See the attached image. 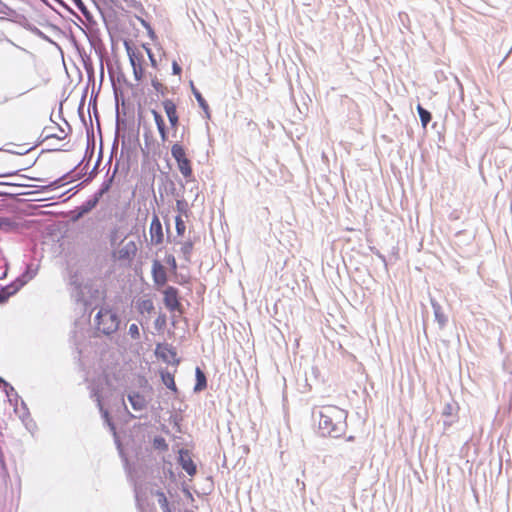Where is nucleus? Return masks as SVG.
I'll return each instance as SVG.
<instances>
[{"label": "nucleus", "instance_id": "bb28decb", "mask_svg": "<svg viewBox=\"0 0 512 512\" xmlns=\"http://www.w3.org/2000/svg\"><path fill=\"white\" fill-rule=\"evenodd\" d=\"M61 135H58V134H54V138L57 139V140H62L65 138L66 134L63 130L60 131Z\"/></svg>", "mask_w": 512, "mask_h": 512}, {"label": "nucleus", "instance_id": "f03ea898", "mask_svg": "<svg viewBox=\"0 0 512 512\" xmlns=\"http://www.w3.org/2000/svg\"><path fill=\"white\" fill-rule=\"evenodd\" d=\"M95 323L98 331L109 335L117 331L120 320L111 308L102 307L95 317Z\"/></svg>", "mask_w": 512, "mask_h": 512}, {"label": "nucleus", "instance_id": "ddd939ff", "mask_svg": "<svg viewBox=\"0 0 512 512\" xmlns=\"http://www.w3.org/2000/svg\"><path fill=\"white\" fill-rule=\"evenodd\" d=\"M137 310L141 313L150 314L154 310L153 301L150 298H143L137 301L136 304Z\"/></svg>", "mask_w": 512, "mask_h": 512}, {"label": "nucleus", "instance_id": "5701e85b", "mask_svg": "<svg viewBox=\"0 0 512 512\" xmlns=\"http://www.w3.org/2000/svg\"><path fill=\"white\" fill-rule=\"evenodd\" d=\"M152 85L156 91L163 92L164 86L157 80H152Z\"/></svg>", "mask_w": 512, "mask_h": 512}, {"label": "nucleus", "instance_id": "aec40b11", "mask_svg": "<svg viewBox=\"0 0 512 512\" xmlns=\"http://www.w3.org/2000/svg\"><path fill=\"white\" fill-rule=\"evenodd\" d=\"M193 93H194V96H195V98L197 99V101H198L199 105H200L203 109L207 110V109H208V104H207V102L205 101V99L202 97L201 93H200L199 91L195 90V89H193Z\"/></svg>", "mask_w": 512, "mask_h": 512}, {"label": "nucleus", "instance_id": "7c9ffc66", "mask_svg": "<svg viewBox=\"0 0 512 512\" xmlns=\"http://www.w3.org/2000/svg\"><path fill=\"white\" fill-rule=\"evenodd\" d=\"M76 5L79 6V4H81V0H72Z\"/></svg>", "mask_w": 512, "mask_h": 512}, {"label": "nucleus", "instance_id": "2eb2a0df", "mask_svg": "<svg viewBox=\"0 0 512 512\" xmlns=\"http://www.w3.org/2000/svg\"><path fill=\"white\" fill-rule=\"evenodd\" d=\"M206 386H207L206 376L203 373V371L199 367H197L196 368V385L194 387V390L202 391L206 388Z\"/></svg>", "mask_w": 512, "mask_h": 512}, {"label": "nucleus", "instance_id": "b1692460", "mask_svg": "<svg viewBox=\"0 0 512 512\" xmlns=\"http://www.w3.org/2000/svg\"><path fill=\"white\" fill-rule=\"evenodd\" d=\"M41 136H42V141H43V142H44V141H48V140H50V139L54 138V134H53V133H49V132L47 131V129H45V130L42 132V135H41Z\"/></svg>", "mask_w": 512, "mask_h": 512}, {"label": "nucleus", "instance_id": "7ed1b4c3", "mask_svg": "<svg viewBox=\"0 0 512 512\" xmlns=\"http://www.w3.org/2000/svg\"><path fill=\"white\" fill-rule=\"evenodd\" d=\"M171 154L173 158L176 160L178 169L182 176L185 179L191 178L193 174L192 165L191 161L186 156L184 147L179 143L173 144L171 147Z\"/></svg>", "mask_w": 512, "mask_h": 512}, {"label": "nucleus", "instance_id": "a878e982", "mask_svg": "<svg viewBox=\"0 0 512 512\" xmlns=\"http://www.w3.org/2000/svg\"><path fill=\"white\" fill-rule=\"evenodd\" d=\"M172 69H173V73H174L175 75H180V74H181V72H182L181 67L179 66V64H178L176 61H174V62L172 63Z\"/></svg>", "mask_w": 512, "mask_h": 512}, {"label": "nucleus", "instance_id": "f8f14e48", "mask_svg": "<svg viewBox=\"0 0 512 512\" xmlns=\"http://www.w3.org/2000/svg\"><path fill=\"white\" fill-rule=\"evenodd\" d=\"M128 400H129L132 408L136 411H141L146 408V405H147L146 399L142 394H140L138 392H133V393L129 394Z\"/></svg>", "mask_w": 512, "mask_h": 512}, {"label": "nucleus", "instance_id": "423d86ee", "mask_svg": "<svg viewBox=\"0 0 512 512\" xmlns=\"http://www.w3.org/2000/svg\"><path fill=\"white\" fill-rule=\"evenodd\" d=\"M164 304L169 311H179L181 303L179 301V293L175 287L168 286L164 291Z\"/></svg>", "mask_w": 512, "mask_h": 512}, {"label": "nucleus", "instance_id": "4468645a", "mask_svg": "<svg viewBox=\"0 0 512 512\" xmlns=\"http://www.w3.org/2000/svg\"><path fill=\"white\" fill-rule=\"evenodd\" d=\"M154 495L157 498V502L159 506L161 507L163 512H172V509L170 507V503L168 501V498L166 497L165 493L161 490H157Z\"/></svg>", "mask_w": 512, "mask_h": 512}, {"label": "nucleus", "instance_id": "c756f323", "mask_svg": "<svg viewBox=\"0 0 512 512\" xmlns=\"http://www.w3.org/2000/svg\"><path fill=\"white\" fill-rule=\"evenodd\" d=\"M146 51H147V53H148V55H149V57H150V59L152 61V64L155 65V60L153 59V55L151 53V50L149 48H146Z\"/></svg>", "mask_w": 512, "mask_h": 512}, {"label": "nucleus", "instance_id": "0eeeda50", "mask_svg": "<svg viewBox=\"0 0 512 512\" xmlns=\"http://www.w3.org/2000/svg\"><path fill=\"white\" fill-rule=\"evenodd\" d=\"M162 106L168 117L171 128L176 130L179 126V115L176 104L172 99H165L162 101Z\"/></svg>", "mask_w": 512, "mask_h": 512}, {"label": "nucleus", "instance_id": "9b49d317", "mask_svg": "<svg viewBox=\"0 0 512 512\" xmlns=\"http://www.w3.org/2000/svg\"><path fill=\"white\" fill-rule=\"evenodd\" d=\"M151 113H152L154 121L156 123L157 130L159 132L161 141L166 142L168 139V133H167L166 125H165L162 115L156 110H152Z\"/></svg>", "mask_w": 512, "mask_h": 512}, {"label": "nucleus", "instance_id": "6ab92c4d", "mask_svg": "<svg viewBox=\"0 0 512 512\" xmlns=\"http://www.w3.org/2000/svg\"><path fill=\"white\" fill-rule=\"evenodd\" d=\"M193 250V243L191 241H186L181 246V252L185 256L187 260H189V257L191 255V252Z\"/></svg>", "mask_w": 512, "mask_h": 512}, {"label": "nucleus", "instance_id": "f257e3e1", "mask_svg": "<svg viewBox=\"0 0 512 512\" xmlns=\"http://www.w3.org/2000/svg\"><path fill=\"white\" fill-rule=\"evenodd\" d=\"M347 413L335 405L323 406L318 422L319 430L323 435L338 438L344 434Z\"/></svg>", "mask_w": 512, "mask_h": 512}, {"label": "nucleus", "instance_id": "dca6fc26", "mask_svg": "<svg viewBox=\"0 0 512 512\" xmlns=\"http://www.w3.org/2000/svg\"><path fill=\"white\" fill-rule=\"evenodd\" d=\"M161 379L164 385L172 390L173 392H177V387L174 380V375L170 372H161Z\"/></svg>", "mask_w": 512, "mask_h": 512}, {"label": "nucleus", "instance_id": "a211bd4d", "mask_svg": "<svg viewBox=\"0 0 512 512\" xmlns=\"http://www.w3.org/2000/svg\"><path fill=\"white\" fill-rule=\"evenodd\" d=\"M175 227L178 235H183L185 233L186 225L181 216H177L175 218Z\"/></svg>", "mask_w": 512, "mask_h": 512}, {"label": "nucleus", "instance_id": "20e7f679", "mask_svg": "<svg viewBox=\"0 0 512 512\" xmlns=\"http://www.w3.org/2000/svg\"><path fill=\"white\" fill-rule=\"evenodd\" d=\"M127 54L133 68V73L136 81H141L144 77L143 62L144 57L141 51L127 47Z\"/></svg>", "mask_w": 512, "mask_h": 512}, {"label": "nucleus", "instance_id": "39448f33", "mask_svg": "<svg viewBox=\"0 0 512 512\" xmlns=\"http://www.w3.org/2000/svg\"><path fill=\"white\" fill-rule=\"evenodd\" d=\"M137 250L138 248L134 241H127L113 252V257L118 261L130 262L135 257Z\"/></svg>", "mask_w": 512, "mask_h": 512}, {"label": "nucleus", "instance_id": "6e6552de", "mask_svg": "<svg viewBox=\"0 0 512 512\" xmlns=\"http://www.w3.org/2000/svg\"><path fill=\"white\" fill-rule=\"evenodd\" d=\"M150 238L151 242L155 245H159L163 242V230L162 224L158 218V216H154L150 223Z\"/></svg>", "mask_w": 512, "mask_h": 512}, {"label": "nucleus", "instance_id": "9d476101", "mask_svg": "<svg viewBox=\"0 0 512 512\" xmlns=\"http://www.w3.org/2000/svg\"><path fill=\"white\" fill-rule=\"evenodd\" d=\"M152 274L154 282L158 285H164L167 281V275L164 266L155 261L152 267Z\"/></svg>", "mask_w": 512, "mask_h": 512}, {"label": "nucleus", "instance_id": "4be33fe9", "mask_svg": "<svg viewBox=\"0 0 512 512\" xmlns=\"http://www.w3.org/2000/svg\"><path fill=\"white\" fill-rule=\"evenodd\" d=\"M166 324V316L159 315L155 320V326L161 329Z\"/></svg>", "mask_w": 512, "mask_h": 512}, {"label": "nucleus", "instance_id": "412c9836", "mask_svg": "<svg viewBox=\"0 0 512 512\" xmlns=\"http://www.w3.org/2000/svg\"><path fill=\"white\" fill-rule=\"evenodd\" d=\"M128 332L133 339H138L140 337L139 327L136 324H131Z\"/></svg>", "mask_w": 512, "mask_h": 512}, {"label": "nucleus", "instance_id": "393cba45", "mask_svg": "<svg viewBox=\"0 0 512 512\" xmlns=\"http://www.w3.org/2000/svg\"><path fill=\"white\" fill-rule=\"evenodd\" d=\"M12 293L6 292V290H0V303L5 302Z\"/></svg>", "mask_w": 512, "mask_h": 512}, {"label": "nucleus", "instance_id": "1a4fd4ad", "mask_svg": "<svg viewBox=\"0 0 512 512\" xmlns=\"http://www.w3.org/2000/svg\"><path fill=\"white\" fill-rule=\"evenodd\" d=\"M179 462L181 467L187 472L188 475L194 476L196 474V465L194 464L190 453L187 450L180 451Z\"/></svg>", "mask_w": 512, "mask_h": 512}, {"label": "nucleus", "instance_id": "c85d7f7f", "mask_svg": "<svg viewBox=\"0 0 512 512\" xmlns=\"http://www.w3.org/2000/svg\"><path fill=\"white\" fill-rule=\"evenodd\" d=\"M184 206H185V203L183 201H180V200L177 201V208L179 210H183Z\"/></svg>", "mask_w": 512, "mask_h": 512}, {"label": "nucleus", "instance_id": "cd10ccee", "mask_svg": "<svg viewBox=\"0 0 512 512\" xmlns=\"http://www.w3.org/2000/svg\"><path fill=\"white\" fill-rule=\"evenodd\" d=\"M160 349H165V350H167L169 353H171L172 355H175V353H173V352H172V350H171V349H169L167 346L158 345V346H157V352H158Z\"/></svg>", "mask_w": 512, "mask_h": 512}, {"label": "nucleus", "instance_id": "f3484780", "mask_svg": "<svg viewBox=\"0 0 512 512\" xmlns=\"http://www.w3.org/2000/svg\"><path fill=\"white\" fill-rule=\"evenodd\" d=\"M417 111L421 120V124L425 128L432 119L431 113L424 109L420 104L417 106Z\"/></svg>", "mask_w": 512, "mask_h": 512}, {"label": "nucleus", "instance_id": "2f4dec72", "mask_svg": "<svg viewBox=\"0 0 512 512\" xmlns=\"http://www.w3.org/2000/svg\"><path fill=\"white\" fill-rule=\"evenodd\" d=\"M76 5L79 6V4H81V0H72Z\"/></svg>", "mask_w": 512, "mask_h": 512}]
</instances>
